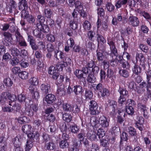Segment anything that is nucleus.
Here are the masks:
<instances>
[{
	"label": "nucleus",
	"mask_w": 151,
	"mask_h": 151,
	"mask_svg": "<svg viewBox=\"0 0 151 151\" xmlns=\"http://www.w3.org/2000/svg\"><path fill=\"white\" fill-rule=\"evenodd\" d=\"M146 81H143L139 86L135 87V91L138 93L142 94L144 92L146 89L149 93V96L151 95V70H149L146 74Z\"/></svg>",
	"instance_id": "nucleus-1"
},
{
	"label": "nucleus",
	"mask_w": 151,
	"mask_h": 151,
	"mask_svg": "<svg viewBox=\"0 0 151 151\" xmlns=\"http://www.w3.org/2000/svg\"><path fill=\"white\" fill-rule=\"evenodd\" d=\"M118 91L120 95L118 99V102L119 104H121V106H122L126 100V97L128 95V91L126 88L121 86H119Z\"/></svg>",
	"instance_id": "nucleus-2"
},
{
	"label": "nucleus",
	"mask_w": 151,
	"mask_h": 151,
	"mask_svg": "<svg viewBox=\"0 0 151 151\" xmlns=\"http://www.w3.org/2000/svg\"><path fill=\"white\" fill-rule=\"evenodd\" d=\"M107 44L109 45L111 50L110 52L108 53V55L111 56L112 58L113 56H116L117 57L118 52V50L116 47L115 42L112 39L110 38L107 39Z\"/></svg>",
	"instance_id": "nucleus-3"
},
{
	"label": "nucleus",
	"mask_w": 151,
	"mask_h": 151,
	"mask_svg": "<svg viewBox=\"0 0 151 151\" xmlns=\"http://www.w3.org/2000/svg\"><path fill=\"white\" fill-rule=\"evenodd\" d=\"M88 106L91 115H96L99 114L100 111L98 109V104L95 100H91L88 103Z\"/></svg>",
	"instance_id": "nucleus-4"
},
{
	"label": "nucleus",
	"mask_w": 151,
	"mask_h": 151,
	"mask_svg": "<svg viewBox=\"0 0 151 151\" xmlns=\"http://www.w3.org/2000/svg\"><path fill=\"white\" fill-rule=\"evenodd\" d=\"M117 105V102L114 100H109L107 105L108 108L109 109L108 111H109V114L110 116L114 117L116 114Z\"/></svg>",
	"instance_id": "nucleus-5"
},
{
	"label": "nucleus",
	"mask_w": 151,
	"mask_h": 151,
	"mask_svg": "<svg viewBox=\"0 0 151 151\" xmlns=\"http://www.w3.org/2000/svg\"><path fill=\"white\" fill-rule=\"evenodd\" d=\"M70 138L69 136L66 133H63L62 134V139L59 142V147L62 149H66L69 145L68 142Z\"/></svg>",
	"instance_id": "nucleus-6"
},
{
	"label": "nucleus",
	"mask_w": 151,
	"mask_h": 151,
	"mask_svg": "<svg viewBox=\"0 0 151 151\" xmlns=\"http://www.w3.org/2000/svg\"><path fill=\"white\" fill-rule=\"evenodd\" d=\"M127 19L126 17H123L121 14L119 13L116 17L115 16L112 17L111 22L112 25L116 26L118 25V22H122L123 24H125L127 22Z\"/></svg>",
	"instance_id": "nucleus-7"
},
{
	"label": "nucleus",
	"mask_w": 151,
	"mask_h": 151,
	"mask_svg": "<svg viewBox=\"0 0 151 151\" xmlns=\"http://www.w3.org/2000/svg\"><path fill=\"white\" fill-rule=\"evenodd\" d=\"M135 59L136 62H133L134 63H138L139 62V64L141 65L144 70H145L146 68L145 63V58L144 55L142 53L137 52L136 55Z\"/></svg>",
	"instance_id": "nucleus-8"
},
{
	"label": "nucleus",
	"mask_w": 151,
	"mask_h": 151,
	"mask_svg": "<svg viewBox=\"0 0 151 151\" xmlns=\"http://www.w3.org/2000/svg\"><path fill=\"white\" fill-rule=\"evenodd\" d=\"M4 37L2 42L3 44L6 46L9 47L12 44V35L9 32H5L3 34Z\"/></svg>",
	"instance_id": "nucleus-9"
},
{
	"label": "nucleus",
	"mask_w": 151,
	"mask_h": 151,
	"mask_svg": "<svg viewBox=\"0 0 151 151\" xmlns=\"http://www.w3.org/2000/svg\"><path fill=\"white\" fill-rule=\"evenodd\" d=\"M137 109L143 114L144 117L145 118L147 119L148 118L147 111L148 108L146 105L142 103H139L137 104Z\"/></svg>",
	"instance_id": "nucleus-10"
},
{
	"label": "nucleus",
	"mask_w": 151,
	"mask_h": 151,
	"mask_svg": "<svg viewBox=\"0 0 151 151\" xmlns=\"http://www.w3.org/2000/svg\"><path fill=\"white\" fill-rule=\"evenodd\" d=\"M15 35L17 41L19 42V45L21 46L26 47L27 46V43L22 36L20 34L18 29H17L15 31Z\"/></svg>",
	"instance_id": "nucleus-11"
},
{
	"label": "nucleus",
	"mask_w": 151,
	"mask_h": 151,
	"mask_svg": "<svg viewBox=\"0 0 151 151\" xmlns=\"http://www.w3.org/2000/svg\"><path fill=\"white\" fill-rule=\"evenodd\" d=\"M137 120L135 121V127L138 129L141 132L143 130V124L144 122V119L142 116H139L137 118Z\"/></svg>",
	"instance_id": "nucleus-12"
},
{
	"label": "nucleus",
	"mask_w": 151,
	"mask_h": 151,
	"mask_svg": "<svg viewBox=\"0 0 151 151\" xmlns=\"http://www.w3.org/2000/svg\"><path fill=\"white\" fill-rule=\"evenodd\" d=\"M48 72L49 74L52 76V78L54 80L58 79V77H59L60 73L54 66H52L49 67Z\"/></svg>",
	"instance_id": "nucleus-13"
},
{
	"label": "nucleus",
	"mask_w": 151,
	"mask_h": 151,
	"mask_svg": "<svg viewBox=\"0 0 151 151\" xmlns=\"http://www.w3.org/2000/svg\"><path fill=\"white\" fill-rule=\"evenodd\" d=\"M110 120L104 116H100L99 119V123L102 127L107 128L109 126Z\"/></svg>",
	"instance_id": "nucleus-14"
},
{
	"label": "nucleus",
	"mask_w": 151,
	"mask_h": 151,
	"mask_svg": "<svg viewBox=\"0 0 151 151\" xmlns=\"http://www.w3.org/2000/svg\"><path fill=\"white\" fill-rule=\"evenodd\" d=\"M97 13L98 14V18L96 24L97 28L98 29L100 27L101 25V24L99 25L101 22V20L99 18L102 17H103L105 15V11L104 9L102 7H98L97 9Z\"/></svg>",
	"instance_id": "nucleus-15"
},
{
	"label": "nucleus",
	"mask_w": 151,
	"mask_h": 151,
	"mask_svg": "<svg viewBox=\"0 0 151 151\" xmlns=\"http://www.w3.org/2000/svg\"><path fill=\"white\" fill-rule=\"evenodd\" d=\"M32 134L28 135V138L27 139L26 144L25 147V151H29L33 146V139L32 137Z\"/></svg>",
	"instance_id": "nucleus-16"
},
{
	"label": "nucleus",
	"mask_w": 151,
	"mask_h": 151,
	"mask_svg": "<svg viewBox=\"0 0 151 151\" xmlns=\"http://www.w3.org/2000/svg\"><path fill=\"white\" fill-rule=\"evenodd\" d=\"M40 91L43 95L45 96L51 91V88L50 84L47 83L42 84L40 87Z\"/></svg>",
	"instance_id": "nucleus-17"
},
{
	"label": "nucleus",
	"mask_w": 151,
	"mask_h": 151,
	"mask_svg": "<svg viewBox=\"0 0 151 151\" xmlns=\"http://www.w3.org/2000/svg\"><path fill=\"white\" fill-rule=\"evenodd\" d=\"M134 65L132 68V71L133 74L135 75L140 74L142 73V68L140 64L138 65L137 63H133Z\"/></svg>",
	"instance_id": "nucleus-18"
},
{
	"label": "nucleus",
	"mask_w": 151,
	"mask_h": 151,
	"mask_svg": "<svg viewBox=\"0 0 151 151\" xmlns=\"http://www.w3.org/2000/svg\"><path fill=\"white\" fill-rule=\"evenodd\" d=\"M73 92L76 96L81 95L84 92L83 87L80 85H76L73 87Z\"/></svg>",
	"instance_id": "nucleus-19"
},
{
	"label": "nucleus",
	"mask_w": 151,
	"mask_h": 151,
	"mask_svg": "<svg viewBox=\"0 0 151 151\" xmlns=\"http://www.w3.org/2000/svg\"><path fill=\"white\" fill-rule=\"evenodd\" d=\"M56 100L55 96L51 94H47L45 98V101L47 102L48 105L49 104L53 105Z\"/></svg>",
	"instance_id": "nucleus-20"
},
{
	"label": "nucleus",
	"mask_w": 151,
	"mask_h": 151,
	"mask_svg": "<svg viewBox=\"0 0 151 151\" xmlns=\"http://www.w3.org/2000/svg\"><path fill=\"white\" fill-rule=\"evenodd\" d=\"M65 78V82L70 83V80L68 77L64 75H60L58 79L56 82V84L57 86L62 85V83L64 81V78Z\"/></svg>",
	"instance_id": "nucleus-21"
},
{
	"label": "nucleus",
	"mask_w": 151,
	"mask_h": 151,
	"mask_svg": "<svg viewBox=\"0 0 151 151\" xmlns=\"http://www.w3.org/2000/svg\"><path fill=\"white\" fill-rule=\"evenodd\" d=\"M128 22L130 24L134 27L138 26L139 24L138 18L135 16L130 17Z\"/></svg>",
	"instance_id": "nucleus-22"
},
{
	"label": "nucleus",
	"mask_w": 151,
	"mask_h": 151,
	"mask_svg": "<svg viewBox=\"0 0 151 151\" xmlns=\"http://www.w3.org/2000/svg\"><path fill=\"white\" fill-rule=\"evenodd\" d=\"M18 9L20 11L27 10L28 8L27 3L26 0H21L18 4Z\"/></svg>",
	"instance_id": "nucleus-23"
},
{
	"label": "nucleus",
	"mask_w": 151,
	"mask_h": 151,
	"mask_svg": "<svg viewBox=\"0 0 151 151\" xmlns=\"http://www.w3.org/2000/svg\"><path fill=\"white\" fill-rule=\"evenodd\" d=\"M38 24H36V26L41 31L44 33L47 34L49 32L50 29L49 26L46 24H43L41 25H38Z\"/></svg>",
	"instance_id": "nucleus-24"
},
{
	"label": "nucleus",
	"mask_w": 151,
	"mask_h": 151,
	"mask_svg": "<svg viewBox=\"0 0 151 151\" xmlns=\"http://www.w3.org/2000/svg\"><path fill=\"white\" fill-rule=\"evenodd\" d=\"M32 127L31 125L29 124H26L23 125L22 127V129L23 133L27 135L29 134H32V135H33L32 133L31 132Z\"/></svg>",
	"instance_id": "nucleus-25"
},
{
	"label": "nucleus",
	"mask_w": 151,
	"mask_h": 151,
	"mask_svg": "<svg viewBox=\"0 0 151 151\" xmlns=\"http://www.w3.org/2000/svg\"><path fill=\"white\" fill-rule=\"evenodd\" d=\"M20 113L22 116H27L30 117H31L34 114V112L30 107L25 108V110L21 111Z\"/></svg>",
	"instance_id": "nucleus-26"
},
{
	"label": "nucleus",
	"mask_w": 151,
	"mask_h": 151,
	"mask_svg": "<svg viewBox=\"0 0 151 151\" xmlns=\"http://www.w3.org/2000/svg\"><path fill=\"white\" fill-rule=\"evenodd\" d=\"M84 73L86 74L88 73H87L86 72V71L85 72L84 71L83 67L82 68V70L76 69L74 72V74L76 77L78 79H81L86 78L85 77H83Z\"/></svg>",
	"instance_id": "nucleus-27"
},
{
	"label": "nucleus",
	"mask_w": 151,
	"mask_h": 151,
	"mask_svg": "<svg viewBox=\"0 0 151 151\" xmlns=\"http://www.w3.org/2000/svg\"><path fill=\"white\" fill-rule=\"evenodd\" d=\"M69 129L70 132L72 133V134H78L80 130L79 126L75 123H73V124L70 125Z\"/></svg>",
	"instance_id": "nucleus-28"
},
{
	"label": "nucleus",
	"mask_w": 151,
	"mask_h": 151,
	"mask_svg": "<svg viewBox=\"0 0 151 151\" xmlns=\"http://www.w3.org/2000/svg\"><path fill=\"white\" fill-rule=\"evenodd\" d=\"M29 89L32 95V97L33 99H37L39 96V93L36 91L35 88L32 87L30 86Z\"/></svg>",
	"instance_id": "nucleus-29"
},
{
	"label": "nucleus",
	"mask_w": 151,
	"mask_h": 151,
	"mask_svg": "<svg viewBox=\"0 0 151 151\" xmlns=\"http://www.w3.org/2000/svg\"><path fill=\"white\" fill-rule=\"evenodd\" d=\"M87 67H84V71L87 73H89V71H91V69L95 65V61H93V60H91V61H89L88 63H87Z\"/></svg>",
	"instance_id": "nucleus-30"
},
{
	"label": "nucleus",
	"mask_w": 151,
	"mask_h": 151,
	"mask_svg": "<svg viewBox=\"0 0 151 151\" xmlns=\"http://www.w3.org/2000/svg\"><path fill=\"white\" fill-rule=\"evenodd\" d=\"M81 111L80 106L77 104H74L72 105L70 112L76 115L78 114Z\"/></svg>",
	"instance_id": "nucleus-31"
},
{
	"label": "nucleus",
	"mask_w": 151,
	"mask_h": 151,
	"mask_svg": "<svg viewBox=\"0 0 151 151\" xmlns=\"http://www.w3.org/2000/svg\"><path fill=\"white\" fill-rule=\"evenodd\" d=\"M98 93L99 95H100L102 97L104 98L109 96L110 94L109 90L104 87Z\"/></svg>",
	"instance_id": "nucleus-32"
},
{
	"label": "nucleus",
	"mask_w": 151,
	"mask_h": 151,
	"mask_svg": "<svg viewBox=\"0 0 151 151\" xmlns=\"http://www.w3.org/2000/svg\"><path fill=\"white\" fill-rule=\"evenodd\" d=\"M120 141V146H123V141H127L128 139V134L125 132H123L121 135Z\"/></svg>",
	"instance_id": "nucleus-33"
},
{
	"label": "nucleus",
	"mask_w": 151,
	"mask_h": 151,
	"mask_svg": "<svg viewBox=\"0 0 151 151\" xmlns=\"http://www.w3.org/2000/svg\"><path fill=\"white\" fill-rule=\"evenodd\" d=\"M42 122L39 119H37L34 120L33 125L34 130H38L40 126L42 124Z\"/></svg>",
	"instance_id": "nucleus-34"
},
{
	"label": "nucleus",
	"mask_w": 151,
	"mask_h": 151,
	"mask_svg": "<svg viewBox=\"0 0 151 151\" xmlns=\"http://www.w3.org/2000/svg\"><path fill=\"white\" fill-rule=\"evenodd\" d=\"M9 5L10 6L8 10L10 13L12 12V9H15L17 7V3L14 0H10L9 3Z\"/></svg>",
	"instance_id": "nucleus-35"
},
{
	"label": "nucleus",
	"mask_w": 151,
	"mask_h": 151,
	"mask_svg": "<svg viewBox=\"0 0 151 151\" xmlns=\"http://www.w3.org/2000/svg\"><path fill=\"white\" fill-rule=\"evenodd\" d=\"M55 143L52 142L45 143V148L46 150L51 151L55 148Z\"/></svg>",
	"instance_id": "nucleus-36"
},
{
	"label": "nucleus",
	"mask_w": 151,
	"mask_h": 151,
	"mask_svg": "<svg viewBox=\"0 0 151 151\" xmlns=\"http://www.w3.org/2000/svg\"><path fill=\"white\" fill-rule=\"evenodd\" d=\"M58 86L56 92L57 94L60 96H64L65 93L64 87L62 85H60V86Z\"/></svg>",
	"instance_id": "nucleus-37"
},
{
	"label": "nucleus",
	"mask_w": 151,
	"mask_h": 151,
	"mask_svg": "<svg viewBox=\"0 0 151 151\" xmlns=\"http://www.w3.org/2000/svg\"><path fill=\"white\" fill-rule=\"evenodd\" d=\"M20 59L19 63L22 67L26 68L29 66V64L28 60L25 58H21Z\"/></svg>",
	"instance_id": "nucleus-38"
},
{
	"label": "nucleus",
	"mask_w": 151,
	"mask_h": 151,
	"mask_svg": "<svg viewBox=\"0 0 151 151\" xmlns=\"http://www.w3.org/2000/svg\"><path fill=\"white\" fill-rule=\"evenodd\" d=\"M87 138L91 141H96L98 140L95 133L92 131H88L87 133Z\"/></svg>",
	"instance_id": "nucleus-39"
},
{
	"label": "nucleus",
	"mask_w": 151,
	"mask_h": 151,
	"mask_svg": "<svg viewBox=\"0 0 151 151\" xmlns=\"http://www.w3.org/2000/svg\"><path fill=\"white\" fill-rule=\"evenodd\" d=\"M73 117L71 114L65 113L63 114V119L65 122L69 123L72 120Z\"/></svg>",
	"instance_id": "nucleus-40"
},
{
	"label": "nucleus",
	"mask_w": 151,
	"mask_h": 151,
	"mask_svg": "<svg viewBox=\"0 0 151 151\" xmlns=\"http://www.w3.org/2000/svg\"><path fill=\"white\" fill-rule=\"evenodd\" d=\"M9 105L12 107L13 111L14 110L16 112H18L20 113L21 112L22 110H20L21 108L20 106L19 105H17L15 102H9Z\"/></svg>",
	"instance_id": "nucleus-41"
},
{
	"label": "nucleus",
	"mask_w": 151,
	"mask_h": 151,
	"mask_svg": "<svg viewBox=\"0 0 151 151\" xmlns=\"http://www.w3.org/2000/svg\"><path fill=\"white\" fill-rule=\"evenodd\" d=\"M107 138L104 137V138H102L100 139V145L105 147V148H109V147L108 146L109 144Z\"/></svg>",
	"instance_id": "nucleus-42"
},
{
	"label": "nucleus",
	"mask_w": 151,
	"mask_h": 151,
	"mask_svg": "<svg viewBox=\"0 0 151 151\" xmlns=\"http://www.w3.org/2000/svg\"><path fill=\"white\" fill-rule=\"evenodd\" d=\"M52 12L49 8H45L44 9L43 14L45 17L48 19H50L52 15Z\"/></svg>",
	"instance_id": "nucleus-43"
},
{
	"label": "nucleus",
	"mask_w": 151,
	"mask_h": 151,
	"mask_svg": "<svg viewBox=\"0 0 151 151\" xmlns=\"http://www.w3.org/2000/svg\"><path fill=\"white\" fill-rule=\"evenodd\" d=\"M77 140L73 142L72 145H71L69 148V151H78V143Z\"/></svg>",
	"instance_id": "nucleus-44"
},
{
	"label": "nucleus",
	"mask_w": 151,
	"mask_h": 151,
	"mask_svg": "<svg viewBox=\"0 0 151 151\" xmlns=\"http://www.w3.org/2000/svg\"><path fill=\"white\" fill-rule=\"evenodd\" d=\"M93 95V93L92 91L87 89H86L84 96L86 99H91Z\"/></svg>",
	"instance_id": "nucleus-45"
},
{
	"label": "nucleus",
	"mask_w": 151,
	"mask_h": 151,
	"mask_svg": "<svg viewBox=\"0 0 151 151\" xmlns=\"http://www.w3.org/2000/svg\"><path fill=\"white\" fill-rule=\"evenodd\" d=\"M93 74L89 73L88 75L87 78V81L91 83H93L96 81V78L95 76Z\"/></svg>",
	"instance_id": "nucleus-46"
},
{
	"label": "nucleus",
	"mask_w": 151,
	"mask_h": 151,
	"mask_svg": "<svg viewBox=\"0 0 151 151\" xmlns=\"http://www.w3.org/2000/svg\"><path fill=\"white\" fill-rule=\"evenodd\" d=\"M12 54L14 57L20 58V51L17 48H14L11 50Z\"/></svg>",
	"instance_id": "nucleus-47"
},
{
	"label": "nucleus",
	"mask_w": 151,
	"mask_h": 151,
	"mask_svg": "<svg viewBox=\"0 0 151 151\" xmlns=\"http://www.w3.org/2000/svg\"><path fill=\"white\" fill-rule=\"evenodd\" d=\"M126 112L129 115L132 116L134 113V108L129 105L126 106Z\"/></svg>",
	"instance_id": "nucleus-48"
},
{
	"label": "nucleus",
	"mask_w": 151,
	"mask_h": 151,
	"mask_svg": "<svg viewBox=\"0 0 151 151\" xmlns=\"http://www.w3.org/2000/svg\"><path fill=\"white\" fill-rule=\"evenodd\" d=\"M19 77L22 80H26L29 76V73L25 71H22L19 74Z\"/></svg>",
	"instance_id": "nucleus-49"
},
{
	"label": "nucleus",
	"mask_w": 151,
	"mask_h": 151,
	"mask_svg": "<svg viewBox=\"0 0 151 151\" xmlns=\"http://www.w3.org/2000/svg\"><path fill=\"white\" fill-rule=\"evenodd\" d=\"M72 105L69 103H63L62 104L63 110L66 112H70Z\"/></svg>",
	"instance_id": "nucleus-50"
},
{
	"label": "nucleus",
	"mask_w": 151,
	"mask_h": 151,
	"mask_svg": "<svg viewBox=\"0 0 151 151\" xmlns=\"http://www.w3.org/2000/svg\"><path fill=\"white\" fill-rule=\"evenodd\" d=\"M85 130L83 129H81L80 132L78 134L77 137V138L79 140L80 142H81L84 139H85Z\"/></svg>",
	"instance_id": "nucleus-51"
},
{
	"label": "nucleus",
	"mask_w": 151,
	"mask_h": 151,
	"mask_svg": "<svg viewBox=\"0 0 151 151\" xmlns=\"http://www.w3.org/2000/svg\"><path fill=\"white\" fill-rule=\"evenodd\" d=\"M66 65L63 62H59L57 63L55 66V69L58 70V71H62L63 69L65 68Z\"/></svg>",
	"instance_id": "nucleus-52"
},
{
	"label": "nucleus",
	"mask_w": 151,
	"mask_h": 151,
	"mask_svg": "<svg viewBox=\"0 0 151 151\" xmlns=\"http://www.w3.org/2000/svg\"><path fill=\"white\" fill-rule=\"evenodd\" d=\"M128 132L129 134L131 136H135L137 135L136 129L130 126L128 128Z\"/></svg>",
	"instance_id": "nucleus-53"
},
{
	"label": "nucleus",
	"mask_w": 151,
	"mask_h": 151,
	"mask_svg": "<svg viewBox=\"0 0 151 151\" xmlns=\"http://www.w3.org/2000/svg\"><path fill=\"white\" fill-rule=\"evenodd\" d=\"M74 6L77 11L81 10L83 9V4L79 1L77 0L76 1Z\"/></svg>",
	"instance_id": "nucleus-54"
},
{
	"label": "nucleus",
	"mask_w": 151,
	"mask_h": 151,
	"mask_svg": "<svg viewBox=\"0 0 151 151\" xmlns=\"http://www.w3.org/2000/svg\"><path fill=\"white\" fill-rule=\"evenodd\" d=\"M91 120H92V122H91V125L93 127L94 129L95 130V128L97 129L98 128L99 121H98L97 118L94 116L92 117L91 118Z\"/></svg>",
	"instance_id": "nucleus-55"
},
{
	"label": "nucleus",
	"mask_w": 151,
	"mask_h": 151,
	"mask_svg": "<svg viewBox=\"0 0 151 151\" xmlns=\"http://www.w3.org/2000/svg\"><path fill=\"white\" fill-rule=\"evenodd\" d=\"M126 69H122L119 70V73L120 76L125 78H127L129 76L128 71Z\"/></svg>",
	"instance_id": "nucleus-56"
},
{
	"label": "nucleus",
	"mask_w": 151,
	"mask_h": 151,
	"mask_svg": "<svg viewBox=\"0 0 151 151\" xmlns=\"http://www.w3.org/2000/svg\"><path fill=\"white\" fill-rule=\"evenodd\" d=\"M46 37L47 41L51 43H53L55 40L54 35L50 33L47 34Z\"/></svg>",
	"instance_id": "nucleus-57"
},
{
	"label": "nucleus",
	"mask_w": 151,
	"mask_h": 151,
	"mask_svg": "<svg viewBox=\"0 0 151 151\" xmlns=\"http://www.w3.org/2000/svg\"><path fill=\"white\" fill-rule=\"evenodd\" d=\"M121 67L124 69L129 70L130 67V65L127 60H124L119 63Z\"/></svg>",
	"instance_id": "nucleus-58"
},
{
	"label": "nucleus",
	"mask_w": 151,
	"mask_h": 151,
	"mask_svg": "<svg viewBox=\"0 0 151 151\" xmlns=\"http://www.w3.org/2000/svg\"><path fill=\"white\" fill-rule=\"evenodd\" d=\"M140 13L149 23L151 22V17L149 13L144 11H142Z\"/></svg>",
	"instance_id": "nucleus-59"
},
{
	"label": "nucleus",
	"mask_w": 151,
	"mask_h": 151,
	"mask_svg": "<svg viewBox=\"0 0 151 151\" xmlns=\"http://www.w3.org/2000/svg\"><path fill=\"white\" fill-rule=\"evenodd\" d=\"M83 27L85 30H89L91 27V24L88 20H85L83 24Z\"/></svg>",
	"instance_id": "nucleus-60"
},
{
	"label": "nucleus",
	"mask_w": 151,
	"mask_h": 151,
	"mask_svg": "<svg viewBox=\"0 0 151 151\" xmlns=\"http://www.w3.org/2000/svg\"><path fill=\"white\" fill-rule=\"evenodd\" d=\"M100 68L99 67L96 65H95L93 67L91 68V71H89V73L97 76L99 71Z\"/></svg>",
	"instance_id": "nucleus-61"
},
{
	"label": "nucleus",
	"mask_w": 151,
	"mask_h": 151,
	"mask_svg": "<svg viewBox=\"0 0 151 151\" xmlns=\"http://www.w3.org/2000/svg\"><path fill=\"white\" fill-rule=\"evenodd\" d=\"M99 48H98V49ZM96 56L97 57V59L99 61H102L104 59V56L103 55V53L102 52H100L98 49H97L96 51Z\"/></svg>",
	"instance_id": "nucleus-62"
},
{
	"label": "nucleus",
	"mask_w": 151,
	"mask_h": 151,
	"mask_svg": "<svg viewBox=\"0 0 151 151\" xmlns=\"http://www.w3.org/2000/svg\"><path fill=\"white\" fill-rule=\"evenodd\" d=\"M106 7L107 11L109 12H113L115 9V6L111 2H108L106 4Z\"/></svg>",
	"instance_id": "nucleus-63"
},
{
	"label": "nucleus",
	"mask_w": 151,
	"mask_h": 151,
	"mask_svg": "<svg viewBox=\"0 0 151 151\" xmlns=\"http://www.w3.org/2000/svg\"><path fill=\"white\" fill-rule=\"evenodd\" d=\"M34 35L37 38L41 39L43 38V34L40 30L36 29L34 31Z\"/></svg>",
	"instance_id": "nucleus-64"
}]
</instances>
